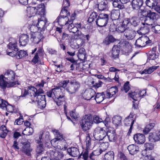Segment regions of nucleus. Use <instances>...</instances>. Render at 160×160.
Returning a JSON list of instances; mask_svg holds the SVG:
<instances>
[{
	"instance_id": "f257e3e1",
	"label": "nucleus",
	"mask_w": 160,
	"mask_h": 160,
	"mask_svg": "<svg viewBox=\"0 0 160 160\" xmlns=\"http://www.w3.org/2000/svg\"><path fill=\"white\" fill-rule=\"evenodd\" d=\"M47 95L48 97L52 98L58 106L62 104L66 99L65 94L61 92V89L58 87L47 92Z\"/></svg>"
},
{
	"instance_id": "f03ea898",
	"label": "nucleus",
	"mask_w": 160,
	"mask_h": 160,
	"mask_svg": "<svg viewBox=\"0 0 160 160\" xmlns=\"http://www.w3.org/2000/svg\"><path fill=\"white\" fill-rule=\"evenodd\" d=\"M33 88L34 89V91H36V93L34 92L33 97L32 98V102H37L40 108H45L46 105L45 95H42L44 93L43 90L39 89L37 92L36 89Z\"/></svg>"
},
{
	"instance_id": "7ed1b4c3",
	"label": "nucleus",
	"mask_w": 160,
	"mask_h": 160,
	"mask_svg": "<svg viewBox=\"0 0 160 160\" xmlns=\"http://www.w3.org/2000/svg\"><path fill=\"white\" fill-rule=\"evenodd\" d=\"M142 12L143 15L146 17V19L145 21L146 24L148 25L156 24L155 22L158 17V14L147 9L143 10Z\"/></svg>"
},
{
	"instance_id": "20e7f679",
	"label": "nucleus",
	"mask_w": 160,
	"mask_h": 160,
	"mask_svg": "<svg viewBox=\"0 0 160 160\" xmlns=\"http://www.w3.org/2000/svg\"><path fill=\"white\" fill-rule=\"evenodd\" d=\"M82 129L86 131L88 130L93 124V119L91 114L86 115L80 121Z\"/></svg>"
},
{
	"instance_id": "39448f33",
	"label": "nucleus",
	"mask_w": 160,
	"mask_h": 160,
	"mask_svg": "<svg viewBox=\"0 0 160 160\" xmlns=\"http://www.w3.org/2000/svg\"><path fill=\"white\" fill-rule=\"evenodd\" d=\"M70 13L65 9H62L59 16L56 20L59 24L61 26H63L69 24V16H70Z\"/></svg>"
},
{
	"instance_id": "423d86ee",
	"label": "nucleus",
	"mask_w": 160,
	"mask_h": 160,
	"mask_svg": "<svg viewBox=\"0 0 160 160\" xmlns=\"http://www.w3.org/2000/svg\"><path fill=\"white\" fill-rule=\"evenodd\" d=\"M80 86V82L75 80H70L69 84L66 88V91L70 94H75L77 92Z\"/></svg>"
},
{
	"instance_id": "0eeeda50",
	"label": "nucleus",
	"mask_w": 160,
	"mask_h": 160,
	"mask_svg": "<svg viewBox=\"0 0 160 160\" xmlns=\"http://www.w3.org/2000/svg\"><path fill=\"white\" fill-rule=\"evenodd\" d=\"M107 132L104 128L98 127L94 130L93 136L97 140H102L106 138Z\"/></svg>"
},
{
	"instance_id": "6e6552de",
	"label": "nucleus",
	"mask_w": 160,
	"mask_h": 160,
	"mask_svg": "<svg viewBox=\"0 0 160 160\" xmlns=\"http://www.w3.org/2000/svg\"><path fill=\"white\" fill-rule=\"evenodd\" d=\"M37 25L40 32L44 31L46 28L47 30L50 31L52 28V26L50 28H49L50 25L47 22V20L44 17L38 19Z\"/></svg>"
},
{
	"instance_id": "1a4fd4ad",
	"label": "nucleus",
	"mask_w": 160,
	"mask_h": 160,
	"mask_svg": "<svg viewBox=\"0 0 160 160\" xmlns=\"http://www.w3.org/2000/svg\"><path fill=\"white\" fill-rule=\"evenodd\" d=\"M109 19L108 15L105 13L100 14L95 21L96 24L99 27L105 26Z\"/></svg>"
},
{
	"instance_id": "9d476101",
	"label": "nucleus",
	"mask_w": 160,
	"mask_h": 160,
	"mask_svg": "<svg viewBox=\"0 0 160 160\" xmlns=\"http://www.w3.org/2000/svg\"><path fill=\"white\" fill-rule=\"evenodd\" d=\"M52 131L55 135V138L51 140V143L52 144H54L56 143L57 141L60 142H62V143L64 144V145L65 146V144L66 143V142L63 138L62 134L59 131L56 129L52 130ZM67 148V147L64 146V148L65 149H66Z\"/></svg>"
},
{
	"instance_id": "9b49d317",
	"label": "nucleus",
	"mask_w": 160,
	"mask_h": 160,
	"mask_svg": "<svg viewBox=\"0 0 160 160\" xmlns=\"http://www.w3.org/2000/svg\"><path fill=\"white\" fill-rule=\"evenodd\" d=\"M4 78L3 75H1L0 76V88L3 90H5L6 88L14 87L16 85L19 84L18 81L8 82L5 81L6 79L4 80Z\"/></svg>"
},
{
	"instance_id": "f8f14e48",
	"label": "nucleus",
	"mask_w": 160,
	"mask_h": 160,
	"mask_svg": "<svg viewBox=\"0 0 160 160\" xmlns=\"http://www.w3.org/2000/svg\"><path fill=\"white\" fill-rule=\"evenodd\" d=\"M89 150L87 149L83 150L80 154H79L78 158H82L84 160H88L89 159L94 160L96 155L95 154V151L92 152L89 155Z\"/></svg>"
},
{
	"instance_id": "ddd939ff",
	"label": "nucleus",
	"mask_w": 160,
	"mask_h": 160,
	"mask_svg": "<svg viewBox=\"0 0 160 160\" xmlns=\"http://www.w3.org/2000/svg\"><path fill=\"white\" fill-rule=\"evenodd\" d=\"M49 156L50 158L52 160H58L62 158L63 155L61 151L54 149L50 151Z\"/></svg>"
},
{
	"instance_id": "4468645a",
	"label": "nucleus",
	"mask_w": 160,
	"mask_h": 160,
	"mask_svg": "<svg viewBox=\"0 0 160 160\" xmlns=\"http://www.w3.org/2000/svg\"><path fill=\"white\" fill-rule=\"evenodd\" d=\"M112 130L109 129L107 132V137L110 142H115L117 140L118 138L115 130L113 128H110Z\"/></svg>"
},
{
	"instance_id": "2eb2a0df",
	"label": "nucleus",
	"mask_w": 160,
	"mask_h": 160,
	"mask_svg": "<svg viewBox=\"0 0 160 160\" xmlns=\"http://www.w3.org/2000/svg\"><path fill=\"white\" fill-rule=\"evenodd\" d=\"M96 93L95 91L92 88L87 89L83 93V96L85 99L89 100L93 98Z\"/></svg>"
},
{
	"instance_id": "dca6fc26",
	"label": "nucleus",
	"mask_w": 160,
	"mask_h": 160,
	"mask_svg": "<svg viewBox=\"0 0 160 160\" xmlns=\"http://www.w3.org/2000/svg\"><path fill=\"white\" fill-rule=\"evenodd\" d=\"M23 146L21 148L22 152L28 156H30L31 152L32 151V149L30 147L29 142H26L24 143Z\"/></svg>"
},
{
	"instance_id": "f3484780",
	"label": "nucleus",
	"mask_w": 160,
	"mask_h": 160,
	"mask_svg": "<svg viewBox=\"0 0 160 160\" xmlns=\"http://www.w3.org/2000/svg\"><path fill=\"white\" fill-rule=\"evenodd\" d=\"M136 34L134 30L128 28L125 31L124 35L128 40H132L134 38Z\"/></svg>"
},
{
	"instance_id": "a211bd4d",
	"label": "nucleus",
	"mask_w": 160,
	"mask_h": 160,
	"mask_svg": "<svg viewBox=\"0 0 160 160\" xmlns=\"http://www.w3.org/2000/svg\"><path fill=\"white\" fill-rule=\"evenodd\" d=\"M15 75V73L13 71L8 70L5 73L3 77L8 82H12L11 81L14 79Z\"/></svg>"
},
{
	"instance_id": "6ab92c4d",
	"label": "nucleus",
	"mask_w": 160,
	"mask_h": 160,
	"mask_svg": "<svg viewBox=\"0 0 160 160\" xmlns=\"http://www.w3.org/2000/svg\"><path fill=\"white\" fill-rule=\"evenodd\" d=\"M118 92V88L116 86L112 87L108 89L104 93L106 95V98H109L113 97Z\"/></svg>"
},
{
	"instance_id": "aec40b11",
	"label": "nucleus",
	"mask_w": 160,
	"mask_h": 160,
	"mask_svg": "<svg viewBox=\"0 0 160 160\" xmlns=\"http://www.w3.org/2000/svg\"><path fill=\"white\" fill-rule=\"evenodd\" d=\"M133 139L135 142L139 144L143 143L145 141V136L142 134L139 133L134 135Z\"/></svg>"
},
{
	"instance_id": "412c9836",
	"label": "nucleus",
	"mask_w": 160,
	"mask_h": 160,
	"mask_svg": "<svg viewBox=\"0 0 160 160\" xmlns=\"http://www.w3.org/2000/svg\"><path fill=\"white\" fill-rule=\"evenodd\" d=\"M68 154L72 157H76L79 155V149L77 148L71 147L67 149Z\"/></svg>"
},
{
	"instance_id": "4be33fe9",
	"label": "nucleus",
	"mask_w": 160,
	"mask_h": 160,
	"mask_svg": "<svg viewBox=\"0 0 160 160\" xmlns=\"http://www.w3.org/2000/svg\"><path fill=\"white\" fill-rule=\"evenodd\" d=\"M11 41V42H9L8 45V48L11 50L17 52L18 50V48L17 46V41L14 38H12Z\"/></svg>"
},
{
	"instance_id": "5701e85b",
	"label": "nucleus",
	"mask_w": 160,
	"mask_h": 160,
	"mask_svg": "<svg viewBox=\"0 0 160 160\" xmlns=\"http://www.w3.org/2000/svg\"><path fill=\"white\" fill-rule=\"evenodd\" d=\"M133 113L131 112L129 115L125 118L124 121L125 126L132 127L134 122V120H133Z\"/></svg>"
},
{
	"instance_id": "b1692460",
	"label": "nucleus",
	"mask_w": 160,
	"mask_h": 160,
	"mask_svg": "<svg viewBox=\"0 0 160 160\" xmlns=\"http://www.w3.org/2000/svg\"><path fill=\"white\" fill-rule=\"evenodd\" d=\"M43 55L42 49L39 48L37 51L34 57L32 60V62L35 64L39 62H40V60L39 59V56H42Z\"/></svg>"
},
{
	"instance_id": "393cba45",
	"label": "nucleus",
	"mask_w": 160,
	"mask_h": 160,
	"mask_svg": "<svg viewBox=\"0 0 160 160\" xmlns=\"http://www.w3.org/2000/svg\"><path fill=\"white\" fill-rule=\"evenodd\" d=\"M41 33L40 32H37L35 34H31L30 38L31 41L35 44H38L40 42L42 36L41 35Z\"/></svg>"
},
{
	"instance_id": "a878e982",
	"label": "nucleus",
	"mask_w": 160,
	"mask_h": 160,
	"mask_svg": "<svg viewBox=\"0 0 160 160\" xmlns=\"http://www.w3.org/2000/svg\"><path fill=\"white\" fill-rule=\"evenodd\" d=\"M146 40L145 36H142L136 40L135 45L138 48L144 47L146 46Z\"/></svg>"
},
{
	"instance_id": "bb28decb",
	"label": "nucleus",
	"mask_w": 160,
	"mask_h": 160,
	"mask_svg": "<svg viewBox=\"0 0 160 160\" xmlns=\"http://www.w3.org/2000/svg\"><path fill=\"white\" fill-rule=\"evenodd\" d=\"M29 37L26 34H22L20 36L19 43L21 46H25L28 43Z\"/></svg>"
},
{
	"instance_id": "cd10ccee",
	"label": "nucleus",
	"mask_w": 160,
	"mask_h": 160,
	"mask_svg": "<svg viewBox=\"0 0 160 160\" xmlns=\"http://www.w3.org/2000/svg\"><path fill=\"white\" fill-rule=\"evenodd\" d=\"M13 52H10L8 54L12 57L15 56L17 59L21 58L28 55L27 52L23 50H20L16 54H13Z\"/></svg>"
},
{
	"instance_id": "c85d7f7f",
	"label": "nucleus",
	"mask_w": 160,
	"mask_h": 160,
	"mask_svg": "<svg viewBox=\"0 0 160 160\" xmlns=\"http://www.w3.org/2000/svg\"><path fill=\"white\" fill-rule=\"evenodd\" d=\"M143 3V0H132V8L133 9H138L142 6Z\"/></svg>"
},
{
	"instance_id": "c756f323",
	"label": "nucleus",
	"mask_w": 160,
	"mask_h": 160,
	"mask_svg": "<svg viewBox=\"0 0 160 160\" xmlns=\"http://www.w3.org/2000/svg\"><path fill=\"white\" fill-rule=\"evenodd\" d=\"M130 23L134 27L138 26L141 24H142V22H141V20L136 17H133L129 18Z\"/></svg>"
},
{
	"instance_id": "7c9ffc66",
	"label": "nucleus",
	"mask_w": 160,
	"mask_h": 160,
	"mask_svg": "<svg viewBox=\"0 0 160 160\" xmlns=\"http://www.w3.org/2000/svg\"><path fill=\"white\" fill-rule=\"evenodd\" d=\"M128 149L129 152V153L132 155L136 154L139 151V147L134 144L129 145L128 147Z\"/></svg>"
},
{
	"instance_id": "2f4dec72",
	"label": "nucleus",
	"mask_w": 160,
	"mask_h": 160,
	"mask_svg": "<svg viewBox=\"0 0 160 160\" xmlns=\"http://www.w3.org/2000/svg\"><path fill=\"white\" fill-rule=\"evenodd\" d=\"M106 98V95L104 92H103L102 93H97L94 98L97 103H99L102 102Z\"/></svg>"
},
{
	"instance_id": "473e14b6",
	"label": "nucleus",
	"mask_w": 160,
	"mask_h": 160,
	"mask_svg": "<svg viewBox=\"0 0 160 160\" xmlns=\"http://www.w3.org/2000/svg\"><path fill=\"white\" fill-rule=\"evenodd\" d=\"M98 3V8L99 11H103L107 8L108 5L107 0H102Z\"/></svg>"
},
{
	"instance_id": "72a5a7b5",
	"label": "nucleus",
	"mask_w": 160,
	"mask_h": 160,
	"mask_svg": "<svg viewBox=\"0 0 160 160\" xmlns=\"http://www.w3.org/2000/svg\"><path fill=\"white\" fill-rule=\"evenodd\" d=\"M148 138L149 141L151 142H155L160 140V137L158 135V132L150 133L149 134Z\"/></svg>"
},
{
	"instance_id": "f704fd0d",
	"label": "nucleus",
	"mask_w": 160,
	"mask_h": 160,
	"mask_svg": "<svg viewBox=\"0 0 160 160\" xmlns=\"http://www.w3.org/2000/svg\"><path fill=\"white\" fill-rule=\"evenodd\" d=\"M48 132H47L46 134L45 135V137L44 139V140L42 139V134H41L39 135V139L36 140V142L37 143H42V142H43V143H48V142L50 141L49 138V136L48 135Z\"/></svg>"
},
{
	"instance_id": "c9c22d12",
	"label": "nucleus",
	"mask_w": 160,
	"mask_h": 160,
	"mask_svg": "<svg viewBox=\"0 0 160 160\" xmlns=\"http://www.w3.org/2000/svg\"><path fill=\"white\" fill-rule=\"evenodd\" d=\"M120 16V12L119 10H113L111 12V16L112 20L118 19Z\"/></svg>"
},
{
	"instance_id": "e433bc0d",
	"label": "nucleus",
	"mask_w": 160,
	"mask_h": 160,
	"mask_svg": "<svg viewBox=\"0 0 160 160\" xmlns=\"http://www.w3.org/2000/svg\"><path fill=\"white\" fill-rule=\"evenodd\" d=\"M120 52V48L117 45H114L112 50V54L115 58L118 57Z\"/></svg>"
},
{
	"instance_id": "4c0bfd02",
	"label": "nucleus",
	"mask_w": 160,
	"mask_h": 160,
	"mask_svg": "<svg viewBox=\"0 0 160 160\" xmlns=\"http://www.w3.org/2000/svg\"><path fill=\"white\" fill-rule=\"evenodd\" d=\"M159 56V53L153 52L151 51H149L147 54L148 59L149 60H154L158 58Z\"/></svg>"
},
{
	"instance_id": "58836bf2",
	"label": "nucleus",
	"mask_w": 160,
	"mask_h": 160,
	"mask_svg": "<svg viewBox=\"0 0 160 160\" xmlns=\"http://www.w3.org/2000/svg\"><path fill=\"white\" fill-rule=\"evenodd\" d=\"M116 39L112 35L108 36L104 40L103 43L106 45L109 44L113 42L116 41Z\"/></svg>"
},
{
	"instance_id": "ea45409f",
	"label": "nucleus",
	"mask_w": 160,
	"mask_h": 160,
	"mask_svg": "<svg viewBox=\"0 0 160 160\" xmlns=\"http://www.w3.org/2000/svg\"><path fill=\"white\" fill-rule=\"evenodd\" d=\"M159 67V66H158L151 67L147 69H145L144 70L141 72V74H143L145 73L150 74L152 73L154 71L157 69Z\"/></svg>"
},
{
	"instance_id": "a19ab883",
	"label": "nucleus",
	"mask_w": 160,
	"mask_h": 160,
	"mask_svg": "<svg viewBox=\"0 0 160 160\" xmlns=\"http://www.w3.org/2000/svg\"><path fill=\"white\" fill-rule=\"evenodd\" d=\"M146 4L149 7L153 8L158 4V0H147Z\"/></svg>"
},
{
	"instance_id": "79ce46f5",
	"label": "nucleus",
	"mask_w": 160,
	"mask_h": 160,
	"mask_svg": "<svg viewBox=\"0 0 160 160\" xmlns=\"http://www.w3.org/2000/svg\"><path fill=\"white\" fill-rule=\"evenodd\" d=\"M31 86H30L27 89H25L24 90V92L23 93H22V97H25L27 95L30 94L31 96H33L34 93V92L33 90L32 89H31Z\"/></svg>"
},
{
	"instance_id": "37998d69",
	"label": "nucleus",
	"mask_w": 160,
	"mask_h": 160,
	"mask_svg": "<svg viewBox=\"0 0 160 160\" xmlns=\"http://www.w3.org/2000/svg\"><path fill=\"white\" fill-rule=\"evenodd\" d=\"M112 120L113 124L118 126L121 124L122 118L120 116H116L112 118Z\"/></svg>"
},
{
	"instance_id": "c03bdc74",
	"label": "nucleus",
	"mask_w": 160,
	"mask_h": 160,
	"mask_svg": "<svg viewBox=\"0 0 160 160\" xmlns=\"http://www.w3.org/2000/svg\"><path fill=\"white\" fill-rule=\"evenodd\" d=\"M142 26H141L140 28V32L142 34H145L148 33L149 31V28L148 25H145L142 23Z\"/></svg>"
},
{
	"instance_id": "a18cd8bd",
	"label": "nucleus",
	"mask_w": 160,
	"mask_h": 160,
	"mask_svg": "<svg viewBox=\"0 0 160 160\" xmlns=\"http://www.w3.org/2000/svg\"><path fill=\"white\" fill-rule=\"evenodd\" d=\"M114 153L112 151L108 152L105 154L104 160H114Z\"/></svg>"
},
{
	"instance_id": "49530a36",
	"label": "nucleus",
	"mask_w": 160,
	"mask_h": 160,
	"mask_svg": "<svg viewBox=\"0 0 160 160\" xmlns=\"http://www.w3.org/2000/svg\"><path fill=\"white\" fill-rule=\"evenodd\" d=\"M155 126L154 123H150L147 125L143 130V132L145 134H147Z\"/></svg>"
},
{
	"instance_id": "de8ad7c7",
	"label": "nucleus",
	"mask_w": 160,
	"mask_h": 160,
	"mask_svg": "<svg viewBox=\"0 0 160 160\" xmlns=\"http://www.w3.org/2000/svg\"><path fill=\"white\" fill-rule=\"evenodd\" d=\"M112 4L114 8L118 9H122L124 8V6L121 4L120 0H113Z\"/></svg>"
},
{
	"instance_id": "09e8293b",
	"label": "nucleus",
	"mask_w": 160,
	"mask_h": 160,
	"mask_svg": "<svg viewBox=\"0 0 160 160\" xmlns=\"http://www.w3.org/2000/svg\"><path fill=\"white\" fill-rule=\"evenodd\" d=\"M129 96L134 101H138L140 99V98L138 93L137 92H132L129 93Z\"/></svg>"
},
{
	"instance_id": "8fccbe9b",
	"label": "nucleus",
	"mask_w": 160,
	"mask_h": 160,
	"mask_svg": "<svg viewBox=\"0 0 160 160\" xmlns=\"http://www.w3.org/2000/svg\"><path fill=\"white\" fill-rule=\"evenodd\" d=\"M44 150L43 143H40L37 145L36 149V152L38 156L42 154Z\"/></svg>"
},
{
	"instance_id": "3c124183",
	"label": "nucleus",
	"mask_w": 160,
	"mask_h": 160,
	"mask_svg": "<svg viewBox=\"0 0 160 160\" xmlns=\"http://www.w3.org/2000/svg\"><path fill=\"white\" fill-rule=\"evenodd\" d=\"M46 83V82H44L43 80H42L40 83L36 85V88L34 87V86H31V89H32L34 92L36 93V91H35V90L34 91V89L33 88L36 89L37 90V91L38 92V90L39 89H42L41 88H42L44 86V83Z\"/></svg>"
},
{
	"instance_id": "603ef678",
	"label": "nucleus",
	"mask_w": 160,
	"mask_h": 160,
	"mask_svg": "<svg viewBox=\"0 0 160 160\" xmlns=\"http://www.w3.org/2000/svg\"><path fill=\"white\" fill-rule=\"evenodd\" d=\"M98 16L97 13L96 12H93L90 14L88 19V22L89 23H91L97 18Z\"/></svg>"
},
{
	"instance_id": "864d4df0",
	"label": "nucleus",
	"mask_w": 160,
	"mask_h": 160,
	"mask_svg": "<svg viewBox=\"0 0 160 160\" xmlns=\"http://www.w3.org/2000/svg\"><path fill=\"white\" fill-rule=\"evenodd\" d=\"M27 10L28 14L32 16L36 14L37 12V8L34 7H28Z\"/></svg>"
},
{
	"instance_id": "5fc2aeb1",
	"label": "nucleus",
	"mask_w": 160,
	"mask_h": 160,
	"mask_svg": "<svg viewBox=\"0 0 160 160\" xmlns=\"http://www.w3.org/2000/svg\"><path fill=\"white\" fill-rule=\"evenodd\" d=\"M130 86L129 82L127 81L124 84L123 87L121 88V90L127 93L130 89Z\"/></svg>"
},
{
	"instance_id": "6e6d98bb",
	"label": "nucleus",
	"mask_w": 160,
	"mask_h": 160,
	"mask_svg": "<svg viewBox=\"0 0 160 160\" xmlns=\"http://www.w3.org/2000/svg\"><path fill=\"white\" fill-rule=\"evenodd\" d=\"M70 80H63L60 82L58 84V87L60 88V87L63 88H65L66 87L68 84L69 83Z\"/></svg>"
},
{
	"instance_id": "4d7b16f0",
	"label": "nucleus",
	"mask_w": 160,
	"mask_h": 160,
	"mask_svg": "<svg viewBox=\"0 0 160 160\" xmlns=\"http://www.w3.org/2000/svg\"><path fill=\"white\" fill-rule=\"evenodd\" d=\"M151 28L153 31L155 33H160V25L157 24V25H152Z\"/></svg>"
},
{
	"instance_id": "13d9d810",
	"label": "nucleus",
	"mask_w": 160,
	"mask_h": 160,
	"mask_svg": "<svg viewBox=\"0 0 160 160\" xmlns=\"http://www.w3.org/2000/svg\"><path fill=\"white\" fill-rule=\"evenodd\" d=\"M29 29L31 32L34 33H37L38 31H39V28L37 25L32 24L31 25L29 28Z\"/></svg>"
},
{
	"instance_id": "bf43d9fd",
	"label": "nucleus",
	"mask_w": 160,
	"mask_h": 160,
	"mask_svg": "<svg viewBox=\"0 0 160 160\" xmlns=\"http://www.w3.org/2000/svg\"><path fill=\"white\" fill-rule=\"evenodd\" d=\"M145 148V150H151L153 149V144L151 143H146L144 144Z\"/></svg>"
},
{
	"instance_id": "052dcab7",
	"label": "nucleus",
	"mask_w": 160,
	"mask_h": 160,
	"mask_svg": "<svg viewBox=\"0 0 160 160\" xmlns=\"http://www.w3.org/2000/svg\"><path fill=\"white\" fill-rule=\"evenodd\" d=\"M127 28L125 27L124 26L121 24L118 28H117L116 30L119 33L123 32L124 33V32H125V31Z\"/></svg>"
},
{
	"instance_id": "680f3d73",
	"label": "nucleus",
	"mask_w": 160,
	"mask_h": 160,
	"mask_svg": "<svg viewBox=\"0 0 160 160\" xmlns=\"http://www.w3.org/2000/svg\"><path fill=\"white\" fill-rule=\"evenodd\" d=\"M92 86L95 88H98L101 87L103 82L100 81H98V82H95L94 81H92L91 82Z\"/></svg>"
},
{
	"instance_id": "e2e57ef3",
	"label": "nucleus",
	"mask_w": 160,
	"mask_h": 160,
	"mask_svg": "<svg viewBox=\"0 0 160 160\" xmlns=\"http://www.w3.org/2000/svg\"><path fill=\"white\" fill-rule=\"evenodd\" d=\"M91 138L89 136H87L86 137V148L88 150L89 148H90V146L91 145Z\"/></svg>"
},
{
	"instance_id": "0e129e2a",
	"label": "nucleus",
	"mask_w": 160,
	"mask_h": 160,
	"mask_svg": "<svg viewBox=\"0 0 160 160\" xmlns=\"http://www.w3.org/2000/svg\"><path fill=\"white\" fill-rule=\"evenodd\" d=\"M73 25L72 23L71 24H69L68 29L70 32H72L73 33H75L78 29L74 26V25Z\"/></svg>"
},
{
	"instance_id": "69168bd1",
	"label": "nucleus",
	"mask_w": 160,
	"mask_h": 160,
	"mask_svg": "<svg viewBox=\"0 0 160 160\" xmlns=\"http://www.w3.org/2000/svg\"><path fill=\"white\" fill-rule=\"evenodd\" d=\"M94 122L95 123H99L103 121V120L102 118H100L99 116H94L93 122Z\"/></svg>"
},
{
	"instance_id": "338daca9",
	"label": "nucleus",
	"mask_w": 160,
	"mask_h": 160,
	"mask_svg": "<svg viewBox=\"0 0 160 160\" xmlns=\"http://www.w3.org/2000/svg\"><path fill=\"white\" fill-rule=\"evenodd\" d=\"M70 6V3L69 2V1L68 0H64L63 1V7L62 8V9H65V10H66L67 11L68 10V7Z\"/></svg>"
},
{
	"instance_id": "774afa93",
	"label": "nucleus",
	"mask_w": 160,
	"mask_h": 160,
	"mask_svg": "<svg viewBox=\"0 0 160 160\" xmlns=\"http://www.w3.org/2000/svg\"><path fill=\"white\" fill-rule=\"evenodd\" d=\"M76 13L74 12L72 14L71 16H69L70 18L69 19V24H71L73 23V20L75 19L76 17Z\"/></svg>"
}]
</instances>
